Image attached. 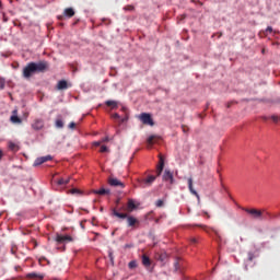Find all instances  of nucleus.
Returning <instances> with one entry per match:
<instances>
[{"label":"nucleus","instance_id":"obj_1","mask_svg":"<svg viewBox=\"0 0 280 280\" xmlns=\"http://www.w3.org/2000/svg\"><path fill=\"white\" fill-rule=\"evenodd\" d=\"M45 71H47L46 61L28 62L23 69V77L28 80V78L34 75V73H45Z\"/></svg>","mask_w":280,"mask_h":280},{"label":"nucleus","instance_id":"obj_2","mask_svg":"<svg viewBox=\"0 0 280 280\" xmlns=\"http://www.w3.org/2000/svg\"><path fill=\"white\" fill-rule=\"evenodd\" d=\"M112 215H115V218H119L120 220H127V225L131 229H135L137 224H139V220L137 218L118 212L117 209L112 210Z\"/></svg>","mask_w":280,"mask_h":280},{"label":"nucleus","instance_id":"obj_3","mask_svg":"<svg viewBox=\"0 0 280 280\" xmlns=\"http://www.w3.org/2000/svg\"><path fill=\"white\" fill-rule=\"evenodd\" d=\"M139 119L144 124V126H154V119H152V115L148 113L140 114Z\"/></svg>","mask_w":280,"mask_h":280},{"label":"nucleus","instance_id":"obj_4","mask_svg":"<svg viewBox=\"0 0 280 280\" xmlns=\"http://www.w3.org/2000/svg\"><path fill=\"white\" fill-rule=\"evenodd\" d=\"M156 180V175H149L147 178L140 180V187L145 189V187H152V183Z\"/></svg>","mask_w":280,"mask_h":280},{"label":"nucleus","instance_id":"obj_5","mask_svg":"<svg viewBox=\"0 0 280 280\" xmlns=\"http://www.w3.org/2000/svg\"><path fill=\"white\" fill-rule=\"evenodd\" d=\"M141 259H142V266H144V268L150 272H154V267H152V259H150V256L143 254L141 256Z\"/></svg>","mask_w":280,"mask_h":280},{"label":"nucleus","instance_id":"obj_6","mask_svg":"<svg viewBox=\"0 0 280 280\" xmlns=\"http://www.w3.org/2000/svg\"><path fill=\"white\" fill-rule=\"evenodd\" d=\"M162 180H164V183H170L171 185H174V173L166 168L162 176Z\"/></svg>","mask_w":280,"mask_h":280},{"label":"nucleus","instance_id":"obj_7","mask_svg":"<svg viewBox=\"0 0 280 280\" xmlns=\"http://www.w3.org/2000/svg\"><path fill=\"white\" fill-rule=\"evenodd\" d=\"M137 209H139V202H137L135 199H128V202H127L128 213H132V211H137Z\"/></svg>","mask_w":280,"mask_h":280},{"label":"nucleus","instance_id":"obj_8","mask_svg":"<svg viewBox=\"0 0 280 280\" xmlns=\"http://www.w3.org/2000/svg\"><path fill=\"white\" fill-rule=\"evenodd\" d=\"M52 159L51 155L37 158L34 162V167H38V165H43V163H47V161H51Z\"/></svg>","mask_w":280,"mask_h":280},{"label":"nucleus","instance_id":"obj_9","mask_svg":"<svg viewBox=\"0 0 280 280\" xmlns=\"http://www.w3.org/2000/svg\"><path fill=\"white\" fill-rule=\"evenodd\" d=\"M56 242H57V244H65V242H73V237H71L69 235L57 234Z\"/></svg>","mask_w":280,"mask_h":280},{"label":"nucleus","instance_id":"obj_10","mask_svg":"<svg viewBox=\"0 0 280 280\" xmlns=\"http://www.w3.org/2000/svg\"><path fill=\"white\" fill-rule=\"evenodd\" d=\"M188 189L192 196H196L197 200H200V195L194 189V178L191 177L188 178Z\"/></svg>","mask_w":280,"mask_h":280},{"label":"nucleus","instance_id":"obj_11","mask_svg":"<svg viewBox=\"0 0 280 280\" xmlns=\"http://www.w3.org/2000/svg\"><path fill=\"white\" fill-rule=\"evenodd\" d=\"M45 126V122L43 119H35V121L32 124L33 130H43Z\"/></svg>","mask_w":280,"mask_h":280},{"label":"nucleus","instance_id":"obj_12","mask_svg":"<svg viewBox=\"0 0 280 280\" xmlns=\"http://www.w3.org/2000/svg\"><path fill=\"white\" fill-rule=\"evenodd\" d=\"M108 184L110 185V187H121V189L126 187V185L119 182V179L117 178H109Z\"/></svg>","mask_w":280,"mask_h":280},{"label":"nucleus","instance_id":"obj_13","mask_svg":"<svg viewBox=\"0 0 280 280\" xmlns=\"http://www.w3.org/2000/svg\"><path fill=\"white\" fill-rule=\"evenodd\" d=\"M244 211L246 213H249V215H254V218H261V211L260 210L245 208Z\"/></svg>","mask_w":280,"mask_h":280},{"label":"nucleus","instance_id":"obj_14","mask_svg":"<svg viewBox=\"0 0 280 280\" xmlns=\"http://www.w3.org/2000/svg\"><path fill=\"white\" fill-rule=\"evenodd\" d=\"M67 89H69V83H67V80L58 81V83H57V90L58 91H65Z\"/></svg>","mask_w":280,"mask_h":280},{"label":"nucleus","instance_id":"obj_15","mask_svg":"<svg viewBox=\"0 0 280 280\" xmlns=\"http://www.w3.org/2000/svg\"><path fill=\"white\" fill-rule=\"evenodd\" d=\"M63 15L68 19H71L72 16H75V11L73 10V8H67L63 11Z\"/></svg>","mask_w":280,"mask_h":280},{"label":"nucleus","instance_id":"obj_16","mask_svg":"<svg viewBox=\"0 0 280 280\" xmlns=\"http://www.w3.org/2000/svg\"><path fill=\"white\" fill-rule=\"evenodd\" d=\"M94 194H97L98 196H106L110 194V189L101 188L98 190H94Z\"/></svg>","mask_w":280,"mask_h":280},{"label":"nucleus","instance_id":"obj_17","mask_svg":"<svg viewBox=\"0 0 280 280\" xmlns=\"http://www.w3.org/2000/svg\"><path fill=\"white\" fill-rule=\"evenodd\" d=\"M27 278H28V279H44L45 276L38 275V273H36V272H31V273H27Z\"/></svg>","mask_w":280,"mask_h":280},{"label":"nucleus","instance_id":"obj_18","mask_svg":"<svg viewBox=\"0 0 280 280\" xmlns=\"http://www.w3.org/2000/svg\"><path fill=\"white\" fill-rule=\"evenodd\" d=\"M163 170H165V166L156 165L155 176L156 178L163 174Z\"/></svg>","mask_w":280,"mask_h":280},{"label":"nucleus","instance_id":"obj_19","mask_svg":"<svg viewBox=\"0 0 280 280\" xmlns=\"http://www.w3.org/2000/svg\"><path fill=\"white\" fill-rule=\"evenodd\" d=\"M106 106H110L112 108H117L118 104L117 101H106Z\"/></svg>","mask_w":280,"mask_h":280},{"label":"nucleus","instance_id":"obj_20","mask_svg":"<svg viewBox=\"0 0 280 280\" xmlns=\"http://www.w3.org/2000/svg\"><path fill=\"white\" fill-rule=\"evenodd\" d=\"M70 180H71L70 178H67V179L60 178L58 179L57 185H69Z\"/></svg>","mask_w":280,"mask_h":280},{"label":"nucleus","instance_id":"obj_21","mask_svg":"<svg viewBox=\"0 0 280 280\" xmlns=\"http://www.w3.org/2000/svg\"><path fill=\"white\" fill-rule=\"evenodd\" d=\"M9 150H12V152H16V150H19V147L14 142H9Z\"/></svg>","mask_w":280,"mask_h":280},{"label":"nucleus","instance_id":"obj_22","mask_svg":"<svg viewBox=\"0 0 280 280\" xmlns=\"http://www.w3.org/2000/svg\"><path fill=\"white\" fill-rule=\"evenodd\" d=\"M11 121L12 124H21V118H19L16 115H13L11 116Z\"/></svg>","mask_w":280,"mask_h":280},{"label":"nucleus","instance_id":"obj_23","mask_svg":"<svg viewBox=\"0 0 280 280\" xmlns=\"http://www.w3.org/2000/svg\"><path fill=\"white\" fill-rule=\"evenodd\" d=\"M56 128H65V122L62 121V119L56 120Z\"/></svg>","mask_w":280,"mask_h":280},{"label":"nucleus","instance_id":"obj_24","mask_svg":"<svg viewBox=\"0 0 280 280\" xmlns=\"http://www.w3.org/2000/svg\"><path fill=\"white\" fill-rule=\"evenodd\" d=\"M112 119H114L115 121H124V119H121V116H119L117 113L112 115Z\"/></svg>","mask_w":280,"mask_h":280},{"label":"nucleus","instance_id":"obj_25","mask_svg":"<svg viewBox=\"0 0 280 280\" xmlns=\"http://www.w3.org/2000/svg\"><path fill=\"white\" fill-rule=\"evenodd\" d=\"M154 139H156L155 136H150L147 140V143H149V145H154Z\"/></svg>","mask_w":280,"mask_h":280},{"label":"nucleus","instance_id":"obj_26","mask_svg":"<svg viewBox=\"0 0 280 280\" xmlns=\"http://www.w3.org/2000/svg\"><path fill=\"white\" fill-rule=\"evenodd\" d=\"M158 165L165 167V158L163 155H159V164Z\"/></svg>","mask_w":280,"mask_h":280},{"label":"nucleus","instance_id":"obj_27","mask_svg":"<svg viewBox=\"0 0 280 280\" xmlns=\"http://www.w3.org/2000/svg\"><path fill=\"white\" fill-rule=\"evenodd\" d=\"M3 89H5V79L0 78V91H3Z\"/></svg>","mask_w":280,"mask_h":280},{"label":"nucleus","instance_id":"obj_28","mask_svg":"<svg viewBox=\"0 0 280 280\" xmlns=\"http://www.w3.org/2000/svg\"><path fill=\"white\" fill-rule=\"evenodd\" d=\"M174 268H175V272H180V262H178V260L174 262Z\"/></svg>","mask_w":280,"mask_h":280},{"label":"nucleus","instance_id":"obj_29","mask_svg":"<svg viewBox=\"0 0 280 280\" xmlns=\"http://www.w3.org/2000/svg\"><path fill=\"white\" fill-rule=\"evenodd\" d=\"M130 270H133V268H137V260H131L129 264H128Z\"/></svg>","mask_w":280,"mask_h":280},{"label":"nucleus","instance_id":"obj_30","mask_svg":"<svg viewBox=\"0 0 280 280\" xmlns=\"http://www.w3.org/2000/svg\"><path fill=\"white\" fill-rule=\"evenodd\" d=\"M271 119H272L273 124H279V121H280V117L277 115H272Z\"/></svg>","mask_w":280,"mask_h":280},{"label":"nucleus","instance_id":"obj_31","mask_svg":"<svg viewBox=\"0 0 280 280\" xmlns=\"http://www.w3.org/2000/svg\"><path fill=\"white\" fill-rule=\"evenodd\" d=\"M163 205H164V201H163L162 199H159V200L155 202V207H159V208L163 207Z\"/></svg>","mask_w":280,"mask_h":280},{"label":"nucleus","instance_id":"obj_32","mask_svg":"<svg viewBox=\"0 0 280 280\" xmlns=\"http://www.w3.org/2000/svg\"><path fill=\"white\" fill-rule=\"evenodd\" d=\"M100 152H102V153L108 152V147L102 145Z\"/></svg>","mask_w":280,"mask_h":280},{"label":"nucleus","instance_id":"obj_33","mask_svg":"<svg viewBox=\"0 0 280 280\" xmlns=\"http://www.w3.org/2000/svg\"><path fill=\"white\" fill-rule=\"evenodd\" d=\"M253 259H255V254H253V253H248V260L249 261H253Z\"/></svg>","mask_w":280,"mask_h":280},{"label":"nucleus","instance_id":"obj_34","mask_svg":"<svg viewBox=\"0 0 280 280\" xmlns=\"http://www.w3.org/2000/svg\"><path fill=\"white\" fill-rule=\"evenodd\" d=\"M124 10H128L129 12H132V10H135V7L128 5V7H125Z\"/></svg>","mask_w":280,"mask_h":280},{"label":"nucleus","instance_id":"obj_35","mask_svg":"<svg viewBox=\"0 0 280 280\" xmlns=\"http://www.w3.org/2000/svg\"><path fill=\"white\" fill-rule=\"evenodd\" d=\"M70 194H80V189L73 188L70 190Z\"/></svg>","mask_w":280,"mask_h":280},{"label":"nucleus","instance_id":"obj_36","mask_svg":"<svg viewBox=\"0 0 280 280\" xmlns=\"http://www.w3.org/2000/svg\"><path fill=\"white\" fill-rule=\"evenodd\" d=\"M68 128H70L71 130H73V128H75V122H73V121L70 122L69 126H68Z\"/></svg>","mask_w":280,"mask_h":280},{"label":"nucleus","instance_id":"obj_37","mask_svg":"<svg viewBox=\"0 0 280 280\" xmlns=\"http://www.w3.org/2000/svg\"><path fill=\"white\" fill-rule=\"evenodd\" d=\"M106 141H108V137L102 139V143H106Z\"/></svg>","mask_w":280,"mask_h":280},{"label":"nucleus","instance_id":"obj_38","mask_svg":"<svg viewBox=\"0 0 280 280\" xmlns=\"http://www.w3.org/2000/svg\"><path fill=\"white\" fill-rule=\"evenodd\" d=\"M110 261H113V252H109L108 254Z\"/></svg>","mask_w":280,"mask_h":280},{"label":"nucleus","instance_id":"obj_39","mask_svg":"<svg viewBox=\"0 0 280 280\" xmlns=\"http://www.w3.org/2000/svg\"><path fill=\"white\" fill-rule=\"evenodd\" d=\"M94 145L100 147V145H102V142H100V141L94 142Z\"/></svg>","mask_w":280,"mask_h":280},{"label":"nucleus","instance_id":"obj_40","mask_svg":"<svg viewBox=\"0 0 280 280\" xmlns=\"http://www.w3.org/2000/svg\"><path fill=\"white\" fill-rule=\"evenodd\" d=\"M57 248H58V250H66L65 245H63V246H61V247H57Z\"/></svg>","mask_w":280,"mask_h":280},{"label":"nucleus","instance_id":"obj_41","mask_svg":"<svg viewBox=\"0 0 280 280\" xmlns=\"http://www.w3.org/2000/svg\"><path fill=\"white\" fill-rule=\"evenodd\" d=\"M267 32H272V26H268Z\"/></svg>","mask_w":280,"mask_h":280},{"label":"nucleus","instance_id":"obj_42","mask_svg":"<svg viewBox=\"0 0 280 280\" xmlns=\"http://www.w3.org/2000/svg\"><path fill=\"white\" fill-rule=\"evenodd\" d=\"M3 22L8 23V18L3 16Z\"/></svg>","mask_w":280,"mask_h":280},{"label":"nucleus","instance_id":"obj_43","mask_svg":"<svg viewBox=\"0 0 280 280\" xmlns=\"http://www.w3.org/2000/svg\"><path fill=\"white\" fill-rule=\"evenodd\" d=\"M262 119H264L265 121H268L269 118H268L267 116H264Z\"/></svg>","mask_w":280,"mask_h":280},{"label":"nucleus","instance_id":"obj_44","mask_svg":"<svg viewBox=\"0 0 280 280\" xmlns=\"http://www.w3.org/2000/svg\"><path fill=\"white\" fill-rule=\"evenodd\" d=\"M191 242H192V244H196L197 241H196V238H192Z\"/></svg>","mask_w":280,"mask_h":280},{"label":"nucleus","instance_id":"obj_45","mask_svg":"<svg viewBox=\"0 0 280 280\" xmlns=\"http://www.w3.org/2000/svg\"><path fill=\"white\" fill-rule=\"evenodd\" d=\"M58 19H59V21L62 20V15H59Z\"/></svg>","mask_w":280,"mask_h":280},{"label":"nucleus","instance_id":"obj_46","mask_svg":"<svg viewBox=\"0 0 280 280\" xmlns=\"http://www.w3.org/2000/svg\"><path fill=\"white\" fill-rule=\"evenodd\" d=\"M126 247L128 248V247H130V245H126Z\"/></svg>","mask_w":280,"mask_h":280},{"label":"nucleus","instance_id":"obj_47","mask_svg":"<svg viewBox=\"0 0 280 280\" xmlns=\"http://www.w3.org/2000/svg\"><path fill=\"white\" fill-rule=\"evenodd\" d=\"M126 247L128 248V247H130V245H126Z\"/></svg>","mask_w":280,"mask_h":280}]
</instances>
